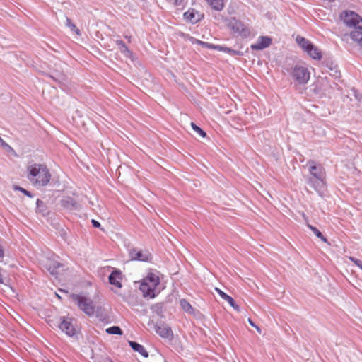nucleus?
<instances>
[{"instance_id": "obj_1", "label": "nucleus", "mask_w": 362, "mask_h": 362, "mask_svg": "<svg viewBox=\"0 0 362 362\" xmlns=\"http://www.w3.org/2000/svg\"><path fill=\"white\" fill-rule=\"evenodd\" d=\"M309 174L306 177L307 184L320 197H323L327 187L326 170L320 164L313 160L307 162Z\"/></svg>"}, {"instance_id": "obj_2", "label": "nucleus", "mask_w": 362, "mask_h": 362, "mask_svg": "<svg viewBox=\"0 0 362 362\" xmlns=\"http://www.w3.org/2000/svg\"><path fill=\"white\" fill-rule=\"evenodd\" d=\"M28 180L37 187H45L51 179L49 169L43 164H33L28 167Z\"/></svg>"}, {"instance_id": "obj_3", "label": "nucleus", "mask_w": 362, "mask_h": 362, "mask_svg": "<svg viewBox=\"0 0 362 362\" xmlns=\"http://www.w3.org/2000/svg\"><path fill=\"white\" fill-rule=\"evenodd\" d=\"M286 73L298 85H305L310 79V71L305 66L295 64L284 68Z\"/></svg>"}, {"instance_id": "obj_4", "label": "nucleus", "mask_w": 362, "mask_h": 362, "mask_svg": "<svg viewBox=\"0 0 362 362\" xmlns=\"http://www.w3.org/2000/svg\"><path fill=\"white\" fill-rule=\"evenodd\" d=\"M71 298L78 306V309L88 316H93L95 313V305L92 299L80 293H72Z\"/></svg>"}, {"instance_id": "obj_5", "label": "nucleus", "mask_w": 362, "mask_h": 362, "mask_svg": "<svg viewBox=\"0 0 362 362\" xmlns=\"http://www.w3.org/2000/svg\"><path fill=\"white\" fill-rule=\"evenodd\" d=\"M228 28L232 31L233 35L242 38L250 37L251 33L250 28L245 25L241 21L233 17L226 18Z\"/></svg>"}, {"instance_id": "obj_6", "label": "nucleus", "mask_w": 362, "mask_h": 362, "mask_svg": "<svg viewBox=\"0 0 362 362\" xmlns=\"http://www.w3.org/2000/svg\"><path fill=\"white\" fill-rule=\"evenodd\" d=\"M73 317L61 316L58 325L59 329L69 337H73L76 334Z\"/></svg>"}, {"instance_id": "obj_7", "label": "nucleus", "mask_w": 362, "mask_h": 362, "mask_svg": "<svg viewBox=\"0 0 362 362\" xmlns=\"http://www.w3.org/2000/svg\"><path fill=\"white\" fill-rule=\"evenodd\" d=\"M340 18L349 28L356 26L359 21H362V18L357 13L350 10L343 11L340 14Z\"/></svg>"}, {"instance_id": "obj_8", "label": "nucleus", "mask_w": 362, "mask_h": 362, "mask_svg": "<svg viewBox=\"0 0 362 362\" xmlns=\"http://www.w3.org/2000/svg\"><path fill=\"white\" fill-rule=\"evenodd\" d=\"M129 256L131 260L144 262H151L153 259L151 254L148 251H143L136 248L130 249L129 250Z\"/></svg>"}, {"instance_id": "obj_9", "label": "nucleus", "mask_w": 362, "mask_h": 362, "mask_svg": "<svg viewBox=\"0 0 362 362\" xmlns=\"http://www.w3.org/2000/svg\"><path fill=\"white\" fill-rule=\"evenodd\" d=\"M155 331L157 334H158L162 338L165 339H172L173 336V331L171 328L165 323H161L160 325H156L154 326Z\"/></svg>"}, {"instance_id": "obj_10", "label": "nucleus", "mask_w": 362, "mask_h": 362, "mask_svg": "<svg viewBox=\"0 0 362 362\" xmlns=\"http://www.w3.org/2000/svg\"><path fill=\"white\" fill-rule=\"evenodd\" d=\"M183 17L187 21L192 24H196L203 18V14H201L194 8H189L187 11L184 13Z\"/></svg>"}, {"instance_id": "obj_11", "label": "nucleus", "mask_w": 362, "mask_h": 362, "mask_svg": "<svg viewBox=\"0 0 362 362\" xmlns=\"http://www.w3.org/2000/svg\"><path fill=\"white\" fill-rule=\"evenodd\" d=\"M272 38L268 36H260L257 42L251 45L250 48L252 50H262L270 46Z\"/></svg>"}, {"instance_id": "obj_12", "label": "nucleus", "mask_w": 362, "mask_h": 362, "mask_svg": "<svg viewBox=\"0 0 362 362\" xmlns=\"http://www.w3.org/2000/svg\"><path fill=\"white\" fill-rule=\"evenodd\" d=\"M156 288H152L151 284H148L143 280L139 286V290L145 298H154L157 293H156Z\"/></svg>"}, {"instance_id": "obj_13", "label": "nucleus", "mask_w": 362, "mask_h": 362, "mask_svg": "<svg viewBox=\"0 0 362 362\" xmlns=\"http://www.w3.org/2000/svg\"><path fill=\"white\" fill-rule=\"evenodd\" d=\"M122 278V274L121 271L119 269H115L109 275V277H108L109 283L111 285H113L118 288H121L122 286V283H121Z\"/></svg>"}, {"instance_id": "obj_14", "label": "nucleus", "mask_w": 362, "mask_h": 362, "mask_svg": "<svg viewBox=\"0 0 362 362\" xmlns=\"http://www.w3.org/2000/svg\"><path fill=\"white\" fill-rule=\"evenodd\" d=\"M352 28L353 30L350 33L351 38L362 47V20L359 21L358 24Z\"/></svg>"}, {"instance_id": "obj_15", "label": "nucleus", "mask_w": 362, "mask_h": 362, "mask_svg": "<svg viewBox=\"0 0 362 362\" xmlns=\"http://www.w3.org/2000/svg\"><path fill=\"white\" fill-rule=\"evenodd\" d=\"M62 266V264L58 262L57 260L53 259H48L46 264L45 268L52 275H56L58 273V269Z\"/></svg>"}, {"instance_id": "obj_16", "label": "nucleus", "mask_w": 362, "mask_h": 362, "mask_svg": "<svg viewBox=\"0 0 362 362\" xmlns=\"http://www.w3.org/2000/svg\"><path fill=\"white\" fill-rule=\"evenodd\" d=\"M215 290L218 293L220 297L222 299H223L226 301H227L230 304V305L231 307H233L235 310H237V311L240 310V307L236 304L235 301L234 300V299L231 296H230L229 295H228L227 293L223 292L220 288H216Z\"/></svg>"}, {"instance_id": "obj_17", "label": "nucleus", "mask_w": 362, "mask_h": 362, "mask_svg": "<svg viewBox=\"0 0 362 362\" xmlns=\"http://www.w3.org/2000/svg\"><path fill=\"white\" fill-rule=\"evenodd\" d=\"M129 344L130 347L134 351L140 354L142 356L148 357V352L146 350L144 346L138 342L129 341Z\"/></svg>"}, {"instance_id": "obj_18", "label": "nucleus", "mask_w": 362, "mask_h": 362, "mask_svg": "<svg viewBox=\"0 0 362 362\" xmlns=\"http://www.w3.org/2000/svg\"><path fill=\"white\" fill-rule=\"evenodd\" d=\"M143 280L146 282H148V284H151L152 288H157V286L160 284L159 276L152 272L148 273Z\"/></svg>"}, {"instance_id": "obj_19", "label": "nucleus", "mask_w": 362, "mask_h": 362, "mask_svg": "<svg viewBox=\"0 0 362 362\" xmlns=\"http://www.w3.org/2000/svg\"><path fill=\"white\" fill-rule=\"evenodd\" d=\"M116 45L119 47L120 52L124 54L126 57H132L133 52L127 47L125 43L121 40H117L115 41Z\"/></svg>"}, {"instance_id": "obj_20", "label": "nucleus", "mask_w": 362, "mask_h": 362, "mask_svg": "<svg viewBox=\"0 0 362 362\" xmlns=\"http://www.w3.org/2000/svg\"><path fill=\"white\" fill-rule=\"evenodd\" d=\"M61 205L62 207L67 209H75L77 208L76 202L71 197H66L61 201Z\"/></svg>"}, {"instance_id": "obj_21", "label": "nucleus", "mask_w": 362, "mask_h": 362, "mask_svg": "<svg viewBox=\"0 0 362 362\" xmlns=\"http://www.w3.org/2000/svg\"><path fill=\"white\" fill-rule=\"evenodd\" d=\"M296 42L305 52H307L313 45L310 41L301 36H297Z\"/></svg>"}, {"instance_id": "obj_22", "label": "nucleus", "mask_w": 362, "mask_h": 362, "mask_svg": "<svg viewBox=\"0 0 362 362\" xmlns=\"http://www.w3.org/2000/svg\"><path fill=\"white\" fill-rule=\"evenodd\" d=\"M208 4L216 11H221L224 8L223 0H206Z\"/></svg>"}, {"instance_id": "obj_23", "label": "nucleus", "mask_w": 362, "mask_h": 362, "mask_svg": "<svg viewBox=\"0 0 362 362\" xmlns=\"http://www.w3.org/2000/svg\"><path fill=\"white\" fill-rule=\"evenodd\" d=\"M36 211L43 216H46L49 214L46 204L40 199L36 201Z\"/></svg>"}, {"instance_id": "obj_24", "label": "nucleus", "mask_w": 362, "mask_h": 362, "mask_svg": "<svg viewBox=\"0 0 362 362\" xmlns=\"http://www.w3.org/2000/svg\"><path fill=\"white\" fill-rule=\"evenodd\" d=\"M306 52L313 59L320 60L322 58L320 51L313 44Z\"/></svg>"}, {"instance_id": "obj_25", "label": "nucleus", "mask_w": 362, "mask_h": 362, "mask_svg": "<svg viewBox=\"0 0 362 362\" xmlns=\"http://www.w3.org/2000/svg\"><path fill=\"white\" fill-rule=\"evenodd\" d=\"M218 51L223 52L225 53H228L233 56H242L243 52L239 50L233 49L230 47H226L224 45H218Z\"/></svg>"}, {"instance_id": "obj_26", "label": "nucleus", "mask_w": 362, "mask_h": 362, "mask_svg": "<svg viewBox=\"0 0 362 362\" xmlns=\"http://www.w3.org/2000/svg\"><path fill=\"white\" fill-rule=\"evenodd\" d=\"M180 305L181 308L188 314L194 313V308L191 304L185 298L180 299Z\"/></svg>"}, {"instance_id": "obj_27", "label": "nucleus", "mask_w": 362, "mask_h": 362, "mask_svg": "<svg viewBox=\"0 0 362 362\" xmlns=\"http://www.w3.org/2000/svg\"><path fill=\"white\" fill-rule=\"evenodd\" d=\"M307 226L321 240H322L324 243L327 242V238L322 235V233L316 227H315L310 224H307Z\"/></svg>"}, {"instance_id": "obj_28", "label": "nucleus", "mask_w": 362, "mask_h": 362, "mask_svg": "<svg viewBox=\"0 0 362 362\" xmlns=\"http://www.w3.org/2000/svg\"><path fill=\"white\" fill-rule=\"evenodd\" d=\"M153 313H155L158 316L163 317V305L159 303L154 304L151 308Z\"/></svg>"}, {"instance_id": "obj_29", "label": "nucleus", "mask_w": 362, "mask_h": 362, "mask_svg": "<svg viewBox=\"0 0 362 362\" xmlns=\"http://www.w3.org/2000/svg\"><path fill=\"white\" fill-rule=\"evenodd\" d=\"M105 331L109 334L122 335L123 333L121 328L118 326L110 327L107 328Z\"/></svg>"}, {"instance_id": "obj_30", "label": "nucleus", "mask_w": 362, "mask_h": 362, "mask_svg": "<svg viewBox=\"0 0 362 362\" xmlns=\"http://www.w3.org/2000/svg\"><path fill=\"white\" fill-rule=\"evenodd\" d=\"M66 25L69 27L71 31L76 33V34L81 35L80 30L76 28L75 24H74L71 20L68 17L66 18Z\"/></svg>"}, {"instance_id": "obj_31", "label": "nucleus", "mask_w": 362, "mask_h": 362, "mask_svg": "<svg viewBox=\"0 0 362 362\" xmlns=\"http://www.w3.org/2000/svg\"><path fill=\"white\" fill-rule=\"evenodd\" d=\"M191 127L193 129V130L198 134L200 136L204 138L206 136V133L199 126H197L195 123L192 122Z\"/></svg>"}, {"instance_id": "obj_32", "label": "nucleus", "mask_w": 362, "mask_h": 362, "mask_svg": "<svg viewBox=\"0 0 362 362\" xmlns=\"http://www.w3.org/2000/svg\"><path fill=\"white\" fill-rule=\"evenodd\" d=\"M14 189L16 191H19V192H22L23 194H24L25 195H26L28 197H30V198L33 197V195L30 192H29L28 190H27L20 186H15Z\"/></svg>"}, {"instance_id": "obj_33", "label": "nucleus", "mask_w": 362, "mask_h": 362, "mask_svg": "<svg viewBox=\"0 0 362 362\" xmlns=\"http://www.w3.org/2000/svg\"><path fill=\"white\" fill-rule=\"evenodd\" d=\"M349 260L353 262L356 266H357L358 268H360L362 270V261L354 257H349Z\"/></svg>"}, {"instance_id": "obj_34", "label": "nucleus", "mask_w": 362, "mask_h": 362, "mask_svg": "<svg viewBox=\"0 0 362 362\" xmlns=\"http://www.w3.org/2000/svg\"><path fill=\"white\" fill-rule=\"evenodd\" d=\"M0 145L4 148L6 149L7 151H13V148L9 145L6 142H5L3 139H2V141L0 142Z\"/></svg>"}, {"instance_id": "obj_35", "label": "nucleus", "mask_w": 362, "mask_h": 362, "mask_svg": "<svg viewBox=\"0 0 362 362\" xmlns=\"http://www.w3.org/2000/svg\"><path fill=\"white\" fill-rule=\"evenodd\" d=\"M204 47L218 51V45H214L208 42H206Z\"/></svg>"}, {"instance_id": "obj_36", "label": "nucleus", "mask_w": 362, "mask_h": 362, "mask_svg": "<svg viewBox=\"0 0 362 362\" xmlns=\"http://www.w3.org/2000/svg\"><path fill=\"white\" fill-rule=\"evenodd\" d=\"M248 322L252 327L255 328L258 332H261L260 328L250 318L248 319Z\"/></svg>"}, {"instance_id": "obj_37", "label": "nucleus", "mask_w": 362, "mask_h": 362, "mask_svg": "<svg viewBox=\"0 0 362 362\" xmlns=\"http://www.w3.org/2000/svg\"><path fill=\"white\" fill-rule=\"evenodd\" d=\"M192 43H194V44L195 43V44H197V45H201L202 47H204V45H205V42H206L201 41V40H197V39H194V38H193V37H192Z\"/></svg>"}, {"instance_id": "obj_38", "label": "nucleus", "mask_w": 362, "mask_h": 362, "mask_svg": "<svg viewBox=\"0 0 362 362\" xmlns=\"http://www.w3.org/2000/svg\"><path fill=\"white\" fill-rule=\"evenodd\" d=\"M91 223H92V225L94 228H100L101 225L100 223H99V221L95 220V219H92L91 220Z\"/></svg>"}, {"instance_id": "obj_39", "label": "nucleus", "mask_w": 362, "mask_h": 362, "mask_svg": "<svg viewBox=\"0 0 362 362\" xmlns=\"http://www.w3.org/2000/svg\"><path fill=\"white\" fill-rule=\"evenodd\" d=\"M64 75H61L59 79H56L54 77L52 76V78H53L56 81H58L59 83H62V81L64 80Z\"/></svg>"}, {"instance_id": "obj_40", "label": "nucleus", "mask_w": 362, "mask_h": 362, "mask_svg": "<svg viewBox=\"0 0 362 362\" xmlns=\"http://www.w3.org/2000/svg\"><path fill=\"white\" fill-rule=\"evenodd\" d=\"M182 2V0H175L174 4L176 6L180 5Z\"/></svg>"}, {"instance_id": "obj_41", "label": "nucleus", "mask_w": 362, "mask_h": 362, "mask_svg": "<svg viewBox=\"0 0 362 362\" xmlns=\"http://www.w3.org/2000/svg\"><path fill=\"white\" fill-rule=\"evenodd\" d=\"M124 37L126 39H127L129 40V42H130V40H131V36H128V35H125Z\"/></svg>"}, {"instance_id": "obj_42", "label": "nucleus", "mask_w": 362, "mask_h": 362, "mask_svg": "<svg viewBox=\"0 0 362 362\" xmlns=\"http://www.w3.org/2000/svg\"><path fill=\"white\" fill-rule=\"evenodd\" d=\"M336 74H340V73L338 71H336Z\"/></svg>"}, {"instance_id": "obj_43", "label": "nucleus", "mask_w": 362, "mask_h": 362, "mask_svg": "<svg viewBox=\"0 0 362 362\" xmlns=\"http://www.w3.org/2000/svg\"><path fill=\"white\" fill-rule=\"evenodd\" d=\"M2 141V138L0 136V142Z\"/></svg>"}]
</instances>
